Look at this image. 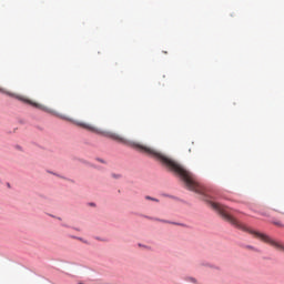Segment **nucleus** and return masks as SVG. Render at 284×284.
<instances>
[{
  "label": "nucleus",
  "instance_id": "nucleus-1",
  "mask_svg": "<svg viewBox=\"0 0 284 284\" xmlns=\"http://www.w3.org/2000/svg\"><path fill=\"white\" fill-rule=\"evenodd\" d=\"M156 161H160V163L171 170V172H175V174H178L183 181L187 190H190L191 192H195V194H201L204 197V201H206V203L210 205V207L217 212V214H220L222 219L226 221V223H230L231 225H233V227H236L237 230H242V232H247L248 234H252L255 239H258L263 243L271 245V247H274L280 252H284L283 243L278 242L277 240L265 233H261L245 226V224L241 223L236 217H234V215H232V209L210 200V197L207 196V189H205V186H203V184L199 182L196 175H193L192 172L185 170V168L179 164V162L165 155V153L159 151V149H156Z\"/></svg>",
  "mask_w": 284,
  "mask_h": 284
},
{
  "label": "nucleus",
  "instance_id": "nucleus-2",
  "mask_svg": "<svg viewBox=\"0 0 284 284\" xmlns=\"http://www.w3.org/2000/svg\"><path fill=\"white\" fill-rule=\"evenodd\" d=\"M145 219H149L150 221H160L161 223H170L165 220H159V219H153V217H149V216H145Z\"/></svg>",
  "mask_w": 284,
  "mask_h": 284
},
{
  "label": "nucleus",
  "instance_id": "nucleus-3",
  "mask_svg": "<svg viewBox=\"0 0 284 284\" xmlns=\"http://www.w3.org/2000/svg\"><path fill=\"white\" fill-rule=\"evenodd\" d=\"M145 200H146V201H154L155 203H159V200H158V199H154V197H152V196H150V195H146V196H145Z\"/></svg>",
  "mask_w": 284,
  "mask_h": 284
},
{
  "label": "nucleus",
  "instance_id": "nucleus-4",
  "mask_svg": "<svg viewBox=\"0 0 284 284\" xmlns=\"http://www.w3.org/2000/svg\"><path fill=\"white\" fill-rule=\"evenodd\" d=\"M272 223H273V225H276L277 227H283V223H281L280 221H273Z\"/></svg>",
  "mask_w": 284,
  "mask_h": 284
},
{
  "label": "nucleus",
  "instance_id": "nucleus-5",
  "mask_svg": "<svg viewBox=\"0 0 284 284\" xmlns=\"http://www.w3.org/2000/svg\"><path fill=\"white\" fill-rule=\"evenodd\" d=\"M100 163H105V160L97 159Z\"/></svg>",
  "mask_w": 284,
  "mask_h": 284
},
{
  "label": "nucleus",
  "instance_id": "nucleus-6",
  "mask_svg": "<svg viewBox=\"0 0 284 284\" xmlns=\"http://www.w3.org/2000/svg\"><path fill=\"white\" fill-rule=\"evenodd\" d=\"M73 239H77L78 241H82L83 243H85V241H83V239L81 237H73Z\"/></svg>",
  "mask_w": 284,
  "mask_h": 284
},
{
  "label": "nucleus",
  "instance_id": "nucleus-7",
  "mask_svg": "<svg viewBox=\"0 0 284 284\" xmlns=\"http://www.w3.org/2000/svg\"><path fill=\"white\" fill-rule=\"evenodd\" d=\"M97 241H105L104 239H101V237H95Z\"/></svg>",
  "mask_w": 284,
  "mask_h": 284
},
{
  "label": "nucleus",
  "instance_id": "nucleus-8",
  "mask_svg": "<svg viewBox=\"0 0 284 284\" xmlns=\"http://www.w3.org/2000/svg\"><path fill=\"white\" fill-rule=\"evenodd\" d=\"M250 247V250H254V247H252V246H248Z\"/></svg>",
  "mask_w": 284,
  "mask_h": 284
}]
</instances>
